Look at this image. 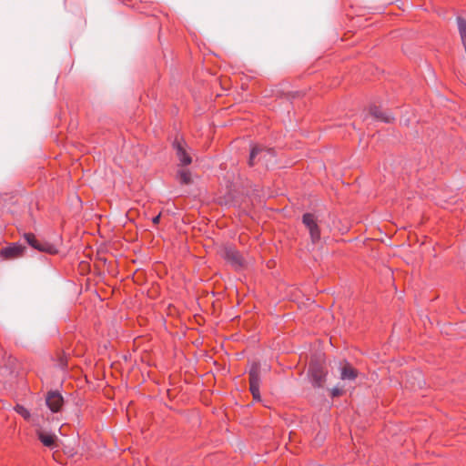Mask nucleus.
I'll return each mask as SVG.
<instances>
[{
	"label": "nucleus",
	"mask_w": 466,
	"mask_h": 466,
	"mask_svg": "<svg viewBox=\"0 0 466 466\" xmlns=\"http://www.w3.org/2000/svg\"><path fill=\"white\" fill-rule=\"evenodd\" d=\"M274 150L272 148H264L259 146H254L249 154L248 158V166L254 167L257 163L256 158L258 157V161H262L265 166L268 167V160L271 157H274Z\"/></svg>",
	"instance_id": "obj_1"
},
{
	"label": "nucleus",
	"mask_w": 466,
	"mask_h": 466,
	"mask_svg": "<svg viewBox=\"0 0 466 466\" xmlns=\"http://www.w3.org/2000/svg\"><path fill=\"white\" fill-rule=\"evenodd\" d=\"M302 223L309 230L311 242L316 244L320 239V229L318 224V218L313 213H305L302 216Z\"/></svg>",
	"instance_id": "obj_2"
},
{
	"label": "nucleus",
	"mask_w": 466,
	"mask_h": 466,
	"mask_svg": "<svg viewBox=\"0 0 466 466\" xmlns=\"http://www.w3.org/2000/svg\"><path fill=\"white\" fill-rule=\"evenodd\" d=\"M309 373L312 385L315 388H322L327 376V370L325 367L318 362L310 363Z\"/></svg>",
	"instance_id": "obj_3"
},
{
	"label": "nucleus",
	"mask_w": 466,
	"mask_h": 466,
	"mask_svg": "<svg viewBox=\"0 0 466 466\" xmlns=\"http://www.w3.org/2000/svg\"><path fill=\"white\" fill-rule=\"evenodd\" d=\"M249 390L254 399H259V385H260V364L253 362L250 366L249 371Z\"/></svg>",
	"instance_id": "obj_4"
},
{
	"label": "nucleus",
	"mask_w": 466,
	"mask_h": 466,
	"mask_svg": "<svg viewBox=\"0 0 466 466\" xmlns=\"http://www.w3.org/2000/svg\"><path fill=\"white\" fill-rule=\"evenodd\" d=\"M222 256L235 268H240L244 266L242 255L233 247H225Z\"/></svg>",
	"instance_id": "obj_5"
},
{
	"label": "nucleus",
	"mask_w": 466,
	"mask_h": 466,
	"mask_svg": "<svg viewBox=\"0 0 466 466\" xmlns=\"http://www.w3.org/2000/svg\"><path fill=\"white\" fill-rule=\"evenodd\" d=\"M46 403L52 412H58L64 404V399L58 391H49L46 398Z\"/></svg>",
	"instance_id": "obj_6"
},
{
	"label": "nucleus",
	"mask_w": 466,
	"mask_h": 466,
	"mask_svg": "<svg viewBox=\"0 0 466 466\" xmlns=\"http://www.w3.org/2000/svg\"><path fill=\"white\" fill-rule=\"evenodd\" d=\"M25 248L22 245L14 243L11 246L2 248L0 255L6 259H12L21 256L24 253Z\"/></svg>",
	"instance_id": "obj_7"
},
{
	"label": "nucleus",
	"mask_w": 466,
	"mask_h": 466,
	"mask_svg": "<svg viewBox=\"0 0 466 466\" xmlns=\"http://www.w3.org/2000/svg\"><path fill=\"white\" fill-rule=\"evenodd\" d=\"M369 112L376 120L384 123H391L394 120V116L390 112L383 111L375 105L370 106Z\"/></svg>",
	"instance_id": "obj_8"
},
{
	"label": "nucleus",
	"mask_w": 466,
	"mask_h": 466,
	"mask_svg": "<svg viewBox=\"0 0 466 466\" xmlns=\"http://www.w3.org/2000/svg\"><path fill=\"white\" fill-rule=\"evenodd\" d=\"M173 147L174 149L176 150V154H177V157L180 162L181 165L183 166H187L191 163V157L187 153L185 147H183L182 145V142L176 139L173 143Z\"/></svg>",
	"instance_id": "obj_9"
},
{
	"label": "nucleus",
	"mask_w": 466,
	"mask_h": 466,
	"mask_svg": "<svg viewBox=\"0 0 466 466\" xmlns=\"http://www.w3.org/2000/svg\"><path fill=\"white\" fill-rule=\"evenodd\" d=\"M31 247L38 251L46 252L48 254H55L57 251L54 245L46 241H39L37 238H35Z\"/></svg>",
	"instance_id": "obj_10"
},
{
	"label": "nucleus",
	"mask_w": 466,
	"mask_h": 466,
	"mask_svg": "<svg viewBox=\"0 0 466 466\" xmlns=\"http://www.w3.org/2000/svg\"><path fill=\"white\" fill-rule=\"evenodd\" d=\"M31 247L38 251L46 252L48 254H55L57 251L54 245L46 241H39L37 238H35Z\"/></svg>",
	"instance_id": "obj_11"
},
{
	"label": "nucleus",
	"mask_w": 466,
	"mask_h": 466,
	"mask_svg": "<svg viewBox=\"0 0 466 466\" xmlns=\"http://www.w3.org/2000/svg\"><path fill=\"white\" fill-rule=\"evenodd\" d=\"M37 437L44 446L50 449L55 447L56 435L39 431H37Z\"/></svg>",
	"instance_id": "obj_12"
},
{
	"label": "nucleus",
	"mask_w": 466,
	"mask_h": 466,
	"mask_svg": "<svg viewBox=\"0 0 466 466\" xmlns=\"http://www.w3.org/2000/svg\"><path fill=\"white\" fill-rule=\"evenodd\" d=\"M357 377V370L350 364H346L341 368L340 379L343 380H353Z\"/></svg>",
	"instance_id": "obj_13"
},
{
	"label": "nucleus",
	"mask_w": 466,
	"mask_h": 466,
	"mask_svg": "<svg viewBox=\"0 0 466 466\" xmlns=\"http://www.w3.org/2000/svg\"><path fill=\"white\" fill-rule=\"evenodd\" d=\"M15 410L26 420H28L31 417L30 411L23 405L17 404L15 407Z\"/></svg>",
	"instance_id": "obj_14"
},
{
	"label": "nucleus",
	"mask_w": 466,
	"mask_h": 466,
	"mask_svg": "<svg viewBox=\"0 0 466 466\" xmlns=\"http://www.w3.org/2000/svg\"><path fill=\"white\" fill-rule=\"evenodd\" d=\"M179 179L182 184L190 183V173L185 170L179 171Z\"/></svg>",
	"instance_id": "obj_15"
},
{
	"label": "nucleus",
	"mask_w": 466,
	"mask_h": 466,
	"mask_svg": "<svg viewBox=\"0 0 466 466\" xmlns=\"http://www.w3.org/2000/svg\"><path fill=\"white\" fill-rule=\"evenodd\" d=\"M24 238L27 242L29 246L33 245V242L35 240V236L33 233H25Z\"/></svg>",
	"instance_id": "obj_16"
},
{
	"label": "nucleus",
	"mask_w": 466,
	"mask_h": 466,
	"mask_svg": "<svg viewBox=\"0 0 466 466\" xmlns=\"http://www.w3.org/2000/svg\"><path fill=\"white\" fill-rule=\"evenodd\" d=\"M341 392H342V391H341L339 389H338V388H333V389L331 390V396H332V397H338V396L341 395Z\"/></svg>",
	"instance_id": "obj_17"
},
{
	"label": "nucleus",
	"mask_w": 466,
	"mask_h": 466,
	"mask_svg": "<svg viewBox=\"0 0 466 466\" xmlns=\"http://www.w3.org/2000/svg\"><path fill=\"white\" fill-rule=\"evenodd\" d=\"M159 221H160V214H158L157 216H156V217H154V218H152V222H153L155 225L158 224V223H159Z\"/></svg>",
	"instance_id": "obj_18"
}]
</instances>
